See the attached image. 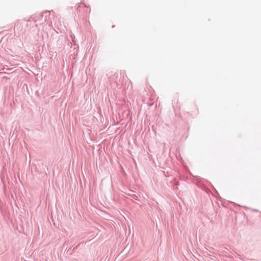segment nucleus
Instances as JSON below:
<instances>
[{
  "mask_svg": "<svg viewBox=\"0 0 261 261\" xmlns=\"http://www.w3.org/2000/svg\"><path fill=\"white\" fill-rule=\"evenodd\" d=\"M78 11L81 12L83 10L85 14H88L90 12V8L89 6L86 5L84 3H81L77 7Z\"/></svg>",
  "mask_w": 261,
  "mask_h": 261,
  "instance_id": "obj_1",
  "label": "nucleus"
}]
</instances>
